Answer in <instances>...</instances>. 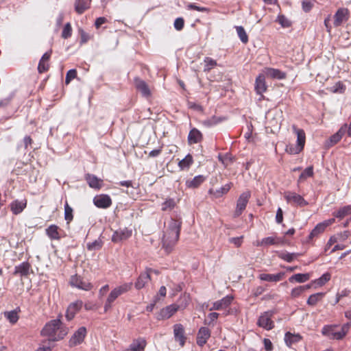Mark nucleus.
I'll use <instances>...</instances> for the list:
<instances>
[{
  "mask_svg": "<svg viewBox=\"0 0 351 351\" xmlns=\"http://www.w3.org/2000/svg\"><path fill=\"white\" fill-rule=\"evenodd\" d=\"M182 222L179 220L171 219L166 230L164 232L162 239V248L169 254L174 249L180 233Z\"/></svg>",
  "mask_w": 351,
  "mask_h": 351,
  "instance_id": "obj_1",
  "label": "nucleus"
},
{
  "mask_svg": "<svg viewBox=\"0 0 351 351\" xmlns=\"http://www.w3.org/2000/svg\"><path fill=\"white\" fill-rule=\"evenodd\" d=\"M67 334V330L62 326L60 319H56L47 323L43 330L41 335L49 337V340L58 341L64 338Z\"/></svg>",
  "mask_w": 351,
  "mask_h": 351,
  "instance_id": "obj_2",
  "label": "nucleus"
},
{
  "mask_svg": "<svg viewBox=\"0 0 351 351\" xmlns=\"http://www.w3.org/2000/svg\"><path fill=\"white\" fill-rule=\"evenodd\" d=\"M180 300H182V302L180 304H172L162 308L156 315V319L158 320L167 319L174 315L178 310L185 308L189 304V297L184 295L180 298Z\"/></svg>",
  "mask_w": 351,
  "mask_h": 351,
  "instance_id": "obj_3",
  "label": "nucleus"
},
{
  "mask_svg": "<svg viewBox=\"0 0 351 351\" xmlns=\"http://www.w3.org/2000/svg\"><path fill=\"white\" fill-rule=\"evenodd\" d=\"M132 282L124 283L113 289L108 296L104 304V311L107 312L110 308H111L114 301L121 295L130 291L132 288Z\"/></svg>",
  "mask_w": 351,
  "mask_h": 351,
  "instance_id": "obj_4",
  "label": "nucleus"
},
{
  "mask_svg": "<svg viewBox=\"0 0 351 351\" xmlns=\"http://www.w3.org/2000/svg\"><path fill=\"white\" fill-rule=\"evenodd\" d=\"M350 324L349 323L345 324L342 326L340 331H336L335 328L337 326H325L322 328V332L324 335L328 337L330 339L339 340L346 336L350 329Z\"/></svg>",
  "mask_w": 351,
  "mask_h": 351,
  "instance_id": "obj_5",
  "label": "nucleus"
},
{
  "mask_svg": "<svg viewBox=\"0 0 351 351\" xmlns=\"http://www.w3.org/2000/svg\"><path fill=\"white\" fill-rule=\"evenodd\" d=\"M283 197L288 204L293 206L303 207L308 204L302 196L293 191H285Z\"/></svg>",
  "mask_w": 351,
  "mask_h": 351,
  "instance_id": "obj_6",
  "label": "nucleus"
},
{
  "mask_svg": "<svg viewBox=\"0 0 351 351\" xmlns=\"http://www.w3.org/2000/svg\"><path fill=\"white\" fill-rule=\"evenodd\" d=\"M69 284L73 287L84 291H90L93 287L90 282L85 280L82 276L77 274L71 277Z\"/></svg>",
  "mask_w": 351,
  "mask_h": 351,
  "instance_id": "obj_7",
  "label": "nucleus"
},
{
  "mask_svg": "<svg viewBox=\"0 0 351 351\" xmlns=\"http://www.w3.org/2000/svg\"><path fill=\"white\" fill-rule=\"evenodd\" d=\"M250 197L251 193L250 191H245L240 195L237 202L234 217H239L241 215L242 212L245 209Z\"/></svg>",
  "mask_w": 351,
  "mask_h": 351,
  "instance_id": "obj_8",
  "label": "nucleus"
},
{
  "mask_svg": "<svg viewBox=\"0 0 351 351\" xmlns=\"http://www.w3.org/2000/svg\"><path fill=\"white\" fill-rule=\"evenodd\" d=\"M87 334L86 327L82 326L79 328L71 336L69 339V343L70 347H74L81 344Z\"/></svg>",
  "mask_w": 351,
  "mask_h": 351,
  "instance_id": "obj_9",
  "label": "nucleus"
},
{
  "mask_svg": "<svg viewBox=\"0 0 351 351\" xmlns=\"http://www.w3.org/2000/svg\"><path fill=\"white\" fill-rule=\"evenodd\" d=\"M335 219L334 218L329 219L328 220H325L321 223H319L316 225V226L312 230L311 233L309 234L308 239H312L315 237H317L319 234L324 232L325 229L332 225L335 222Z\"/></svg>",
  "mask_w": 351,
  "mask_h": 351,
  "instance_id": "obj_10",
  "label": "nucleus"
},
{
  "mask_svg": "<svg viewBox=\"0 0 351 351\" xmlns=\"http://www.w3.org/2000/svg\"><path fill=\"white\" fill-rule=\"evenodd\" d=\"M272 313L267 311L262 314L258 320V325L267 330L272 329L274 327V324L271 320Z\"/></svg>",
  "mask_w": 351,
  "mask_h": 351,
  "instance_id": "obj_11",
  "label": "nucleus"
},
{
  "mask_svg": "<svg viewBox=\"0 0 351 351\" xmlns=\"http://www.w3.org/2000/svg\"><path fill=\"white\" fill-rule=\"evenodd\" d=\"M93 203L99 208H108L112 205L111 197L106 194L97 195L93 198Z\"/></svg>",
  "mask_w": 351,
  "mask_h": 351,
  "instance_id": "obj_12",
  "label": "nucleus"
},
{
  "mask_svg": "<svg viewBox=\"0 0 351 351\" xmlns=\"http://www.w3.org/2000/svg\"><path fill=\"white\" fill-rule=\"evenodd\" d=\"M349 19V10L347 8H339L334 15V25L339 27Z\"/></svg>",
  "mask_w": 351,
  "mask_h": 351,
  "instance_id": "obj_13",
  "label": "nucleus"
},
{
  "mask_svg": "<svg viewBox=\"0 0 351 351\" xmlns=\"http://www.w3.org/2000/svg\"><path fill=\"white\" fill-rule=\"evenodd\" d=\"M173 335L176 341H178L181 347L185 344L186 337L184 335V328L180 324L173 326Z\"/></svg>",
  "mask_w": 351,
  "mask_h": 351,
  "instance_id": "obj_14",
  "label": "nucleus"
},
{
  "mask_svg": "<svg viewBox=\"0 0 351 351\" xmlns=\"http://www.w3.org/2000/svg\"><path fill=\"white\" fill-rule=\"evenodd\" d=\"M132 231L127 228L119 229L116 230L112 236V241L119 243L121 241L126 240L132 236Z\"/></svg>",
  "mask_w": 351,
  "mask_h": 351,
  "instance_id": "obj_15",
  "label": "nucleus"
},
{
  "mask_svg": "<svg viewBox=\"0 0 351 351\" xmlns=\"http://www.w3.org/2000/svg\"><path fill=\"white\" fill-rule=\"evenodd\" d=\"M210 337V329L206 327H201L198 330L196 337L197 344L200 347H203L206 343Z\"/></svg>",
  "mask_w": 351,
  "mask_h": 351,
  "instance_id": "obj_16",
  "label": "nucleus"
},
{
  "mask_svg": "<svg viewBox=\"0 0 351 351\" xmlns=\"http://www.w3.org/2000/svg\"><path fill=\"white\" fill-rule=\"evenodd\" d=\"M153 271L152 269L147 268L145 272L141 273L136 282L134 284V287L136 289L139 290L143 289L145 285L151 280L150 272Z\"/></svg>",
  "mask_w": 351,
  "mask_h": 351,
  "instance_id": "obj_17",
  "label": "nucleus"
},
{
  "mask_svg": "<svg viewBox=\"0 0 351 351\" xmlns=\"http://www.w3.org/2000/svg\"><path fill=\"white\" fill-rule=\"evenodd\" d=\"M83 306L82 300H77L69 304L66 312V318L67 320H71L75 314L81 309Z\"/></svg>",
  "mask_w": 351,
  "mask_h": 351,
  "instance_id": "obj_18",
  "label": "nucleus"
},
{
  "mask_svg": "<svg viewBox=\"0 0 351 351\" xmlns=\"http://www.w3.org/2000/svg\"><path fill=\"white\" fill-rule=\"evenodd\" d=\"M233 300V297L232 295H226L221 300L216 301L213 303V306L210 308V311L216 310H223L228 307Z\"/></svg>",
  "mask_w": 351,
  "mask_h": 351,
  "instance_id": "obj_19",
  "label": "nucleus"
},
{
  "mask_svg": "<svg viewBox=\"0 0 351 351\" xmlns=\"http://www.w3.org/2000/svg\"><path fill=\"white\" fill-rule=\"evenodd\" d=\"M134 86L143 97H149L151 95V90L149 86L144 80L138 77H135Z\"/></svg>",
  "mask_w": 351,
  "mask_h": 351,
  "instance_id": "obj_20",
  "label": "nucleus"
},
{
  "mask_svg": "<svg viewBox=\"0 0 351 351\" xmlns=\"http://www.w3.org/2000/svg\"><path fill=\"white\" fill-rule=\"evenodd\" d=\"M85 180L90 188L96 190H99L104 185L103 180L97 178L93 174L87 173L85 176Z\"/></svg>",
  "mask_w": 351,
  "mask_h": 351,
  "instance_id": "obj_21",
  "label": "nucleus"
},
{
  "mask_svg": "<svg viewBox=\"0 0 351 351\" xmlns=\"http://www.w3.org/2000/svg\"><path fill=\"white\" fill-rule=\"evenodd\" d=\"M51 55V51L45 53L39 61L38 66V71L40 73H45L48 71L49 68V60Z\"/></svg>",
  "mask_w": 351,
  "mask_h": 351,
  "instance_id": "obj_22",
  "label": "nucleus"
},
{
  "mask_svg": "<svg viewBox=\"0 0 351 351\" xmlns=\"http://www.w3.org/2000/svg\"><path fill=\"white\" fill-rule=\"evenodd\" d=\"M62 230H61L58 226L54 224L50 225L45 230L46 234L51 240H60L62 237Z\"/></svg>",
  "mask_w": 351,
  "mask_h": 351,
  "instance_id": "obj_23",
  "label": "nucleus"
},
{
  "mask_svg": "<svg viewBox=\"0 0 351 351\" xmlns=\"http://www.w3.org/2000/svg\"><path fill=\"white\" fill-rule=\"evenodd\" d=\"M27 206V200L23 199V200H18L16 199L13 201L10 205V210L12 212L14 215H19L23 212V210L26 208Z\"/></svg>",
  "mask_w": 351,
  "mask_h": 351,
  "instance_id": "obj_24",
  "label": "nucleus"
},
{
  "mask_svg": "<svg viewBox=\"0 0 351 351\" xmlns=\"http://www.w3.org/2000/svg\"><path fill=\"white\" fill-rule=\"evenodd\" d=\"M285 274V272H279L276 274H261L258 276L259 279L263 281L267 282H279L283 279Z\"/></svg>",
  "mask_w": 351,
  "mask_h": 351,
  "instance_id": "obj_25",
  "label": "nucleus"
},
{
  "mask_svg": "<svg viewBox=\"0 0 351 351\" xmlns=\"http://www.w3.org/2000/svg\"><path fill=\"white\" fill-rule=\"evenodd\" d=\"M292 130L293 132L297 135V145L299 148L304 149L305 141H306V135L305 132L302 129L298 128L295 125H292Z\"/></svg>",
  "mask_w": 351,
  "mask_h": 351,
  "instance_id": "obj_26",
  "label": "nucleus"
},
{
  "mask_svg": "<svg viewBox=\"0 0 351 351\" xmlns=\"http://www.w3.org/2000/svg\"><path fill=\"white\" fill-rule=\"evenodd\" d=\"M31 265L28 262H23L20 265L14 267V275H20L21 276H27L29 274Z\"/></svg>",
  "mask_w": 351,
  "mask_h": 351,
  "instance_id": "obj_27",
  "label": "nucleus"
},
{
  "mask_svg": "<svg viewBox=\"0 0 351 351\" xmlns=\"http://www.w3.org/2000/svg\"><path fill=\"white\" fill-rule=\"evenodd\" d=\"M264 72L267 77L274 79L282 80L286 77V73L277 69L265 68Z\"/></svg>",
  "mask_w": 351,
  "mask_h": 351,
  "instance_id": "obj_28",
  "label": "nucleus"
},
{
  "mask_svg": "<svg viewBox=\"0 0 351 351\" xmlns=\"http://www.w3.org/2000/svg\"><path fill=\"white\" fill-rule=\"evenodd\" d=\"M255 90L257 94H262L267 90L265 75L260 74L255 81Z\"/></svg>",
  "mask_w": 351,
  "mask_h": 351,
  "instance_id": "obj_29",
  "label": "nucleus"
},
{
  "mask_svg": "<svg viewBox=\"0 0 351 351\" xmlns=\"http://www.w3.org/2000/svg\"><path fill=\"white\" fill-rule=\"evenodd\" d=\"M202 140V134L200 131L196 128H193L189 133L188 142L189 144L199 143Z\"/></svg>",
  "mask_w": 351,
  "mask_h": 351,
  "instance_id": "obj_30",
  "label": "nucleus"
},
{
  "mask_svg": "<svg viewBox=\"0 0 351 351\" xmlns=\"http://www.w3.org/2000/svg\"><path fill=\"white\" fill-rule=\"evenodd\" d=\"M232 186V183L229 182L225 184L224 186H221L219 189H216L215 191L213 189H210L209 193L213 195L215 198H219L222 197L224 194H226L230 191Z\"/></svg>",
  "mask_w": 351,
  "mask_h": 351,
  "instance_id": "obj_31",
  "label": "nucleus"
},
{
  "mask_svg": "<svg viewBox=\"0 0 351 351\" xmlns=\"http://www.w3.org/2000/svg\"><path fill=\"white\" fill-rule=\"evenodd\" d=\"M146 346V341L144 339L138 338L132 341L130 345V351H143Z\"/></svg>",
  "mask_w": 351,
  "mask_h": 351,
  "instance_id": "obj_32",
  "label": "nucleus"
},
{
  "mask_svg": "<svg viewBox=\"0 0 351 351\" xmlns=\"http://www.w3.org/2000/svg\"><path fill=\"white\" fill-rule=\"evenodd\" d=\"M302 337L299 334H292L287 332L285 335V341L287 346L291 347L292 345L299 342Z\"/></svg>",
  "mask_w": 351,
  "mask_h": 351,
  "instance_id": "obj_33",
  "label": "nucleus"
},
{
  "mask_svg": "<svg viewBox=\"0 0 351 351\" xmlns=\"http://www.w3.org/2000/svg\"><path fill=\"white\" fill-rule=\"evenodd\" d=\"M91 0H77L75 3V10L78 14H82L89 8Z\"/></svg>",
  "mask_w": 351,
  "mask_h": 351,
  "instance_id": "obj_34",
  "label": "nucleus"
},
{
  "mask_svg": "<svg viewBox=\"0 0 351 351\" xmlns=\"http://www.w3.org/2000/svg\"><path fill=\"white\" fill-rule=\"evenodd\" d=\"M205 178L203 176L199 175L194 177L191 180H186V185L189 188L195 189L198 187L201 184H202Z\"/></svg>",
  "mask_w": 351,
  "mask_h": 351,
  "instance_id": "obj_35",
  "label": "nucleus"
},
{
  "mask_svg": "<svg viewBox=\"0 0 351 351\" xmlns=\"http://www.w3.org/2000/svg\"><path fill=\"white\" fill-rule=\"evenodd\" d=\"M309 278H310V274H308V273H306V274H296L291 276L289 278V281L290 282H299V283H302V282H305L307 280H308Z\"/></svg>",
  "mask_w": 351,
  "mask_h": 351,
  "instance_id": "obj_36",
  "label": "nucleus"
},
{
  "mask_svg": "<svg viewBox=\"0 0 351 351\" xmlns=\"http://www.w3.org/2000/svg\"><path fill=\"white\" fill-rule=\"evenodd\" d=\"M103 243L102 240L100 238H98L93 242L87 243L86 248L90 252L97 251L101 249Z\"/></svg>",
  "mask_w": 351,
  "mask_h": 351,
  "instance_id": "obj_37",
  "label": "nucleus"
},
{
  "mask_svg": "<svg viewBox=\"0 0 351 351\" xmlns=\"http://www.w3.org/2000/svg\"><path fill=\"white\" fill-rule=\"evenodd\" d=\"M193 162V160L192 156L191 154H188L184 158L179 162L178 166L182 170L188 169Z\"/></svg>",
  "mask_w": 351,
  "mask_h": 351,
  "instance_id": "obj_38",
  "label": "nucleus"
},
{
  "mask_svg": "<svg viewBox=\"0 0 351 351\" xmlns=\"http://www.w3.org/2000/svg\"><path fill=\"white\" fill-rule=\"evenodd\" d=\"M311 287V285H306L303 286H298L294 289H293L291 291V296L293 298H295L299 297L304 291L310 289Z\"/></svg>",
  "mask_w": 351,
  "mask_h": 351,
  "instance_id": "obj_39",
  "label": "nucleus"
},
{
  "mask_svg": "<svg viewBox=\"0 0 351 351\" xmlns=\"http://www.w3.org/2000/svg\"><path fill=\"white\" fill-rule=\"evenodd\" d=\"M350 214H351V205H348L341 208L338 211L334 213V215L337 218L343 219Z\"/></svg>",
  "mask_w": 351,
  "mask_h": 351,
  "instance_id": "obj_40",
  "label": "nucleus"
},
{
  "mask_svg": "<svg viewBox=\"0 0 351 351\" xmlns=\"http://www.w3.org/2000/svg\"><path fill=\"white\" fill-rule=\"evenodd\" d=\"M324 295V293H317L311 295L307 300V304H308L309 306L316 305L317 303L323 298Z\"/></svg>",
  "mask_w": 351,
  "mask_h": 351,
  "instance_id": "obj_41",
  "label": "nucleus"
},
{
  "mask_svg": "<svg viewBox=\"0 0 351 351\" xmlns=\"http://www.w3.org/2000/svg\"><path fill=\"white\" fill-rule=\"evenodd\" d=\"M300 256L298 253H289V252H280L278 254V257L288 263L292 262L294 259L297 258Z\"/></svg>",
  "mask_w": 351,
  "mask_h": 351,
  "instance_id": "obj_42",
  "label": "nucleus"
},
{
  "mask_svg": "<svg viewBox=\"0 0 351 351\" xmlns=\"http://www.w3.org/2000/svg\"><path fill=\"white\" fill-rule=\"evenodd\" d=\"M281 243V240L278 237H268L263 238L261 240V244H264V246L277 245Z\"/></svg>",
  "mask_w": 351,
  "mask_h": 351,
  "instance_id": "obj_43",
  "label": "nucleus"
},
{
  "mask_svg": "<svg viewBox=\"0 0 351 351\" xmlns=\"http://www.w3.org/2000/svg\"><path fill=\"white\" fill-rule=\"evenodd\" d=\"M236 30L241 41L246 44L248 42V36L245 29L242 26H236Z\"/></svg>",
  "mask_w": 351,
  "mask_h": 351,
  "instance_id": "obj_44",
  "label": "nucleus"
},
{
  "mask_svg": "<svg viewBox=\"0 0 351 351\" xmlns=\"http://www.w3.org/2000/svg\"><path fill=\"white\" fill-rule=\"evenodd\" d=\"M64 219L67 223L71 222L73 219V208L66 202L64 204Z\"/></svg>",
  "mask_w": 351,
  "mask_h": 351,
  "instance_id": "obj_45",
  "label": "nucleus"
},
{
  "mask_svg": "<svg viewBox=\"0 0 351 351\" xmlns=\"http://www.w3.org/2000/svg\"><path fill=\"white\" fill-rule=\"evenodd\" d=\"M221 121L220 118L213 116L210 118L206 119L202 121V124L208 128L212 127Z\"/></svg>",
  "mask_w": 351,
  "mask_h": 351,
  "instance_id": "obj_46",
  "label": "nucleus"
},
{
  "mask_svg": "<svg viewBox=\"0 0 351 351\" xmlns=\"http://www.w3.org/2000/svg\"><path fill=\"white\" fill-rule=\"evenodd\" d=\"M176 206V202L173 199H166L162 204V210H171Z\"/></svg>",
  "mask_w": 351,
  "mask_h": 351,
  "instance_id": "obj_47",
  "label": "nucleus"
},
{
  "mask_svg": "<svg viewBox=\"0 0 351 351\" xmlns=\"http://www.w3.org/2000/svg\"><path fill=\"white\" fill-rule=\"evenodd\" d=\"M330 279V274L329 273H325L320 278L318 279L314 280L312 284H316L317 286H322L326 282L329 281Z\"/></svg>",
  "mask_w": 351,
  "mask_h": 351,
  "instance_id": "obj_48",
  "label": "nucleus"
},
{
  "mask_svg": "<svg viewBox=\"0 0 351 351\" xmlns=\"http://www.w3.org/2000/svg\"><path fill=\"white\" fill-rule=\"evenodd\" d=\"M5 317L8 319L10 323L15 324L19 319V315L16 311H11L4 313Z\"/></svg>",
  "mask_w": 351,
  "mask_h": 351,
  "instance_id": "obj_49",
  "label": "nucleus"
},
{
  "mask_svg": "<svg viewBox=\"0 0 351 351\" xmlns=\"http://www.w3.org/2000/svg\"><path fill=\"white\" fill-rule=\"evenodd\" d=\"M313 176V167L312 166L306 168L304 171L300 174L299 177V182H301L307 178L312 177Z\"/></svg>",
  "mask_w": 351,
  "mask_h": 351,
  "instance_id": "obj_50",
  "label": "nucleus"
},
{
  "mask_svg": "<svg viewBox=\"0 0 351 351\" xmlns=\"http://www.w3.org/2000/svg\"><path fill=\"white\" fill-rule=\"evenodd\" d=\"M205 67L204 71L208 72L217 65V62L211 58L206 57L204 59Z\"/></svg>",
  "mask_w": 351,
  "mask_h": 351,
  "instance_id": "obj_51",
  "label": "nucleus"
},
{
  "mask_svg": "<svg viewBox=\"0 0 351 351\" xmlns=\"http://www.w3.org/2000/svg\"><path fill=\"white\" fill-rule=\"evenodd\" d=\"M71 34H72L71 25L69 23H67L63 28V30L62 32V37L63 38L66 39V38L71 37Z\"/></svg>",
  "mask_w": 351,
  "mask_h": 351,
  "instance_id": "obj_52",
  "label": "nucleus"
},
{
  "mask_svg": "<svg viewBox=\"0 0 351 351\" xmlns=\"http://www.w3.org/2000/svg\"><path fill=\"white\" fill-rule=\"evenodd\" d=\"M285 150L289 154H299L302 149L299 148L298 145L294 146L293 145H288L286 146Z\"/></svg>",
  "mask_w": 351,
  "mask_h": 351,
  "instance_id": "obj_53",
  "label": "nucleus"
},
{
  "mask_svg": "<svg viewBox=\"0 0 351 351\" xmlns=\"http://www.w3.org/2000/svg\"><path fill=\"white\" fill-rule=\"evenodd\" d=\"M277 21L283 27H289L291 26V22L284 15H279L278 16Z\"/></svg>",
  "mask_w": 351,
  "mask_h": 351,
  "instance_id": "obj_54",
  "label": "nucleus"
},
{
  "mask_svg": "<svg viewBox=\"0 0 351 351\" xmlns=\"http://www.w3.org/2000/svg\"><path fill=\"white\" fill-rule=\"evenodd\" d=\"M77 76V71L75 69L69 70L66 75L65 83L66 84H69V82Z\"/></svg>",
  "mask_w": 351,
  "mask_h": 351,
  "instance_id": "obj_55",
  "label": "nucleus"
},
{
  "mask_svg": "<svg viewBox=\"0 0 351 351\" xmlns=\"http://www.w3.org/2000/svg\"><path fill=\"white\" fill-rule=\"evenodd\" d=\"M184 21L183 18H182V17L177 18L175 20L174 24H173L174 28L178 31L182 30L184 27Z\"/></svg>",
  "mask_w": 351,
  "mask_h": 351,
  "instance_id": "obj_56",
  "label": "nucleus"
},
{
  "mask_svg": "<svg viewBox=\"0 0 351 351\" xmlns=\"http://www.w3.org/2000/svg\"><path fill=\"white\" fill-rule=\"evenodd\" d=\"M342 136H343V134H342L341 130L338 131L336 134H333L330 138V141L331 144L335 145L337 143H338L341 139Z\"/></svg>",
  "mask_w": 351,
  "mask_h": 351,
  "instance_id": "obj_57",
  "label": "nucleus"
},
{
  "mask_svg": "<svg viewBox=\"0 0 351 351\" xmlns=\"http://www.w3.org/2000/svg\"><path fill=\"white\" fill-rule=\"evenodd\" d=\"M229 242L234 244L236 247H240L243 243V237L230 238Z\"/></svg>",
  "mask_w": 351,
  "mask_h": 351,
  "instance_id": "obj_58",
  "label": "nucleus"
},
{
  "mask_svg": "<svg viewBox=\"0 0 351 351\" xmlns=\"http://www.w3.org/2000/svg\"><path fill=\"white\" fill-rule=\"evenodd\" d=\"M187 9L188 10H195L199 11V12H206V11H208V9L206 8L199 7V6L196 5L194 3H189L187 5Z\"/></svg>",
  "mask_w": 351,
  "mask_h": 351,
  "instance_id": "obj_59",
  "label": "nucleus"
},
{
  "mask_svg": "<svg viewBox=\"0 0 351 351\" xmlns=\"http://www.w3.org/2000/svg\"><path fill=\"white\" fill-rule=\"evenodd\" d=\"M218 158L219 160L221 161L225 166H227L228 165V162L230 160V158L228 154H226L224 156L219 154Z\"/></svg>",
  "mask_w": 351,
  "mask_h": 351,
  "instance_id": "obj_60",
  "label": "nucleus"
},
{
  "mask_svg": "<svg viewBox=\"0 0 351 351\" xmlns=\"http://www.w3.org/2000/svg\"><path fill=\"white\" fill-rule=\"evenodd\" d=\"M283 221V212L280 208H278L276 215V221L278 223H281Z\"/></svg>",
  "mask_w": 351,
  "mask_h": 351,
  "instance_id": "obj_61",
  "label": "nucleus"
},
{
  "mask_svg": "<svg viewBox=\"0 0 351 351\" xmlns=\"http://www.w3.org/2000/svg\"><path fill=\"white\" fill-rule=\"evenodd\" d=\"M313 7L312 3L308 1H302V9L305 12H309Z\"/></svg>",
  "mask_w": 351,
  "mask_h": 351,
  "instance_id": "obj_62",
  "label": "nucleus"
},
{
  "mask_svg": "<svg viewBox=\"0 0 351 351\" xmlns=\"http://www.w3.org/2000/svg\"><path fill=\"white\" fill-rule=\"evenodd\" d=\"M265 349L267 351H271L273 348L272 343L269 339H264L263 340Z\"/></svg>",
  "mask_w": 351,
  "mask_h": 351,
  "instance_id": "obj_63",
  "label": "nucleus"
},
{
  "mask_svg": "<svg viewBox=\"0 0 351 351\" xmlns=\"http://www.w3.org/2000/svg\"><path fill=\"white\" fill-rule=\"evenodd\" d=\"M107 21L105 17H99L96 19L95 25L96 28H99L101 25L104 24Z\"/></svg>",
  "mask_w": 351,
  "mask_h": 351,
  "instance_id": "obj_64",
  "label": "nucleus"
}]
</instances>
